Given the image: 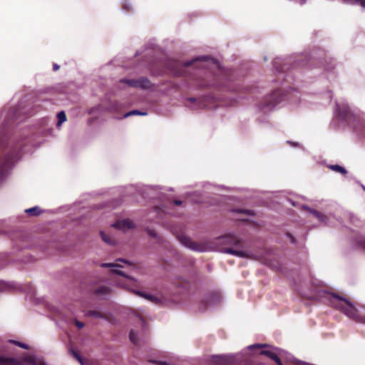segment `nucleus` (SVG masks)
Wrapping results in <instances>:
<instances>
[{"mask_svg": "<svg viewBox=\"0 0 365 365\" xmlns=\"http://www.w3.org/2000/svg\"><path fill=\"white\" fill-rule=\"evenodd\" d=\"M25 361L28 362L31 365H38V362L36 361L34 356H29L26 358ZM38 365H46V364L44 361H42Z\"/></svg>", "mask_w": 365, "mask_h": 365, "instance_id": "6ab92c4d", "label": "nucleus"}, {"mask_svg": "<svg viewBox=\"0 0 365 365\" xmlns=\"http://www.w3.org/2000/svg\"><path fill=\"white\" fill-rule=\"evenodd\" d=\"M0 365H19L16 360H6L0 357Z\"/></svg>", "mask_w": 365, "mask_h": 365, "instance_id": "aec40b11", "label": "nucleus"}, {"mask_svg": "<svg viewBox=\"0 0 365 365\" xmlns=\"http://www.w3.org/2000/svg\"><path fill=\"white\" fill-rule=\"evenodd\" d=\"M11 343L16 344V346H19V347H21L23 349H29V346L26 344H24V343H21V342H19L18 341H15V340H11L10 341Z\"/></svg>", "mask_w": 365, "mask_h": 365, "instance_id": "393cba45", "label": "nucleus"}, {"mask_svg": "<svg viewBox=\"0 0 365 365\" xmlns=\"http://www.w3.org/2000/svg\"><path fill=\"white\" fill-rule=\"evenodd\" d=\"M220 243L223 245H236L240 242V240L235 235H228L220 237Z\"/></svg>", "mask_w": 365, "mask_h": 365, "instance_id": "6e6552de", "label": "nucleus"}, {"mask_svg": "<svg viewBox=\"0 0 365 365\" xmlns=\"http://www.w3.org/2000/svg\"><path fill=\"white\" fill-rule=\"evenodd\" d=\"M53 68V71H57L59 68V66L56 63H54Z\"/></svg>", "mask_w": 365, "mask_h": 365, "instance_id": "2f4dec72", "label": "nucleus"}, {"mask_svg": "<svg viewBox=\"0 0 365 365\" xmlns=\"http://www.w3.org/2000/svg\"><path fill=\"white\" fill-rule=\"evenodd\" d=\"M73 355L77 359V360L81 364H83V361H82V359L81 357L76 353L74 351H73Z\"/></svg>", "mask_w": 365, "mask_h": 365, "instance_id": "c756f323", "label": "nucleus"}, {"mask_svg": "<svg viewBox=\"0 0 365 365\" xmlns=\"http://www.w3.org/2000/svg\"><path fill=\"white\" fill-rule=\"evenodd\" d=\"M288 236H289V237L290 238L291 242H292V243H294V240L293 236H292V235H289Z\"/></svg>", "mask_w": 365, "mask_h": 365, "instance_id": "f704fd0d", "label": "nucleus"}, {"mask_svg": "<svg viewBox=\"0 0 365 365\" xmlns=\"http://www.w3.org/2000/svg\"><path fill=\"white\" fill-rule=\"evenodd\" d=\"M147 113H145V112H140L138 110H131L130 112H128L126 113H125L123 115V118H127L128 116H130V115H145Z\"/></svg>", "mask_w": 365, "mask_h": 365, "instance_id": "412c9836", "label": "nucleus"}, {"mask_svg": "<svg viewBox=\"0 0 365 365\" xmlns=\"http://www.w3.org/2000/svg\"><path fill=\"white\" fill-rule=\"evenodd\" d=\"M188 100H189V101H195V98H189Z\"/></svg>", "mask_w": 365, "mask_h": 365, "instance_id": "ea45409f", "label": "nucleus"}, {"mask_svg": "<svg viewBox=\"0 0 365 365\" xmlns=\"http://www.w3.org/2000/svg\"><path fill=\"white\" fill-rule=\"evenodd\" d=\"M10 168V165L9 164V163L6 162L4 165H3V168H2V170H8V168Z\"/></svg>", "mask_w": 365, "mask_h": 365, "instance_id": "7c9ffc66", "label": "nucleus"}, {"mask_svg": "<svg viewBox=\"0 0 365 365\" xmlns=\"http://www.w3.org/2000/svg\"><path fill=\"white\" fill-rule=\"evenodd\" d=\"M149 234L155 237H157V235L153 231H149Z\"/></svg>", "mask_w": 365, "mask_h": 365, "instance_id": "72a5a7b5", "label": "nucleus"}, {"mask_svg": "<svg viewBox=\"0 0 365 365\" xmlns=\"http://www.w3.org/2000/svg\"><path fill=\"white\" fill-rule=\"evenodd\" d=\"M136 318H137L138 321L139 322V323L140 324V325L142 327H144V325H145L144 319L142 317H139L138 315H136Z\"/></svg>", "mask_w": 365, "mask_h": 365, "instance_id": "c85d7f7f", "label": "nucleus"}, {"mask_svg": "<svg viewBox=\"0 0 365 365\" xmlns=\"http://www.w3.org/2000/svg\"><path fill=\"white\" fill-rule=\"evenodd\" d=\"M75 324L78 329H82L84 327V324L77 319H75Z\"/></svg>", "mask_w": 365, "mask_h": 365, "instance_id": "cd10ccee", "label": "nucleus"}, {"mask_svg": "<svg viewBox=\"0 0 365 365\" xmlns=\"http://www.w3.org/2000/svg\"><path fill=\"white\" fill-rule=\"evenodd\" d=\"M329 168L331 170L336 171V172H339L343 175L346 174V169L339 165H330Z\"/></svg>", "mask_w": 365, "mask_h": 365, "instance_id": "f3484780", "label": "nucleus"}, {"mask_svg": "<svg viewBox=\"0 0 365 365\" xmlns=\"http://www.w3.org/2000/svg\"><path fill=\"white\" fill-rule=\"evenodd\" d=\"M134 292L137 295L143 297H144V298H145V299H148L150 301H152V302H154L158 301L157 298L153 297V296H152V295L146 294H144V293H143L141 292H139V291H134Z\"/></svg>", "mask_w": 365, "mask_h": 365, "instance_id": "dca6fc26", "label": "nucleus"}, {"mask_svg": "<svg viewBox=\"0 0 365 365\" xmlns=\"http://www.w3.org/2000/svg\"><path fill=\"white\" fill-rule=\"evenodd\" d=\"M362 188L365 191V186L362 185Z\"/></svg>", "mask_w": 365, "mask_h": 365, "instance_id": "a19ab883", "label": "nucleus"}, {"mask_svg": "<svg viewBox=\"0 0 365 365\" xmlns=\"http://www.w3.org/2000/svg\"><path fill=\"white\" fill-rule=\"evenodd\" d=\"M242 354H230V355H217L212 356L215 363L223 365L232 364L235 362H241Z\"/></svg>", "mask_w": 365, "mask_h": 365, "instance_id": "f03ea898", "label": "nucleus"}, {"mask_svg": "<svg viewBox=\"0 0 365 365\" xmlns=\"http://www.w3.org/2000/svg\"><path fill=\"white\" fill-rule=\"evenodd\" d=\"M222 252L226 254H230L242 258H254L253 255L247 250H235L232 248H227L222 250Z\"/></svg>", "mask_w": 365, "mask_h": 365, "instance_id": "423d86ee", "label": "nucleus"}, {"mask_svg": "<svg viewBox=\"0 0 365 365\" xmlns=\"http://www.w3.org/2000/svg\"><path fill=\"white\" fill-rule=\"evenodd\" d=\"M113 226L119 230H126L134 227V223L130 220L125 219L116 222L115 224L113 225Z\"/></svg>", "mask_w": 365, "mask_h": 365, "instance_id": "0eeeda50", "label": "nucleus"}, {"mask_svg": "<svg viewBox=\"0 0 365 365\" xmlns=\"http://www.w3.org/2000/svg\"><path fill=\"white\" fill-rule=\"evenodd\" d=\"M343 110H340V106L336 103V109L334 112L335 115H337L341 120L346 119L349 113V108L346 103H342L341 105Z\"/></svg>", "mask_w": 365, "mask_h": 365, "instance_id": "1a4fd4ad", "label": "nucleus"}, {"mask_svg": "<svg viewBox=\"0 0 365 365\" xmlns=\"http://www.w3.org/2000/svg\"><path fill=\"white\" fill-rule=\"evenodd\" d=\"M110 292V289L108 287L103 286L101 287L96 289V293L98 295L104 296L106 294H109Z\"/></svg>", "mask_w": 365, "mask_h": 365, "instance_id": "2eb2a0df", "label": "nucleus"}, {"mask_svg": "<svg viewBox=\"0 0 365 365\" xmlns=\"http://www.w3.org/2000/svg\"><path fill=\"white\" fill-rule=\"evenodd\" d=\"M25 212L29 215L37 216L42 212V210L39 207L35 206L26 210Z\"/></svg>", "mask_w": 365, "mask_h": 365, "instance_id": "ddd939ff", "label": "nucleus"}, {"mask_svg": "<svg viewBox=\"0 0 365 365\" xmlns=\"http://www.w3.org/2000/svg\"><path fill=\"white\" fill-rule=\"evenodd\" d=\"M101 236L103 240L108 245H113L114 243L113 240H112L108 235H106L103 232H101Z\"/></svg>", "mask_w": 365, "mask_h": 365, "instance_id": "4be33fe9", "label": "nucleus"}, {"mask_svg": "<svg viewBox=\"0 0 365 365\" xmlns=\"http://www.w3.org/2000/svg\"><path fill=\"white\" fill-rule=\"evenodd\" d=\"M343 1L348 4H360L362 7L365 8V0H343Z\"/></svg>", "mask_w": 365, "mask_h": 365, "instance_id": "a211bd4d", "label": "nucleus"}, {"mask_svg": "<svg viewBox=\"0 0 365 365\" xmlns=\"http://www.w3.org/2000/svg\"><path fill=\"white\" fill-rule=\"evenodd\" d=\"M173 73L175 75H180L182 73L180 71H173Z\"/></svg>", "mask_w": 365, "mask_h": 365, "instance_id": "4c0bfd02", "label": "nucleus"}, {"mask_svg": "<svg viewBox=\"0 0 365 365\" xmlns=\"http://www.w3.org/2000/svg\"><path fill=\"white\" fill-rule=\"evenodd\" d=\"M361 246L365 249V240H364L363 241H361Z\"/></svg>", "mask_w": 365, "mask_h": 365, "instance_id": "58836bf2", "label": "nucleus"}, {"mask_svg": "<svg viewBox=\"0 0 365 365\" xmlns=\"http://www.w3.org/2000/svg\"><path fill=\"white\" fill-rule=\"evenodd\" d=\"M211 61L212 63H214V60L212 58H211L210 57H209V56H200V57H197V58H194L193 60L187 61L183 65H182L181 63H178V66H183V67H187V66H190V65H192L195 62H197V61Z\"/></svg>", "mask_w": 365, "mask_h": 365, "instance_id": "9b49d317", "label": "nucleus"}, {"mask_svg": "<svg viewBox=\"0 0 365 365\" xmlns=\"http://www.w3.org/2000/svg\"><path fill=\"white\" fill-rule=\"evenodd\" d=\"M262 355H265L274 360L278 365H282L279 356H283L287 351L279 348H271L269 349L261 350L259 352Z\"/></svg>", "mask_w": 365, "mask_h": 365, "instance_id": "7ed1b4c3", "label": "nucleus"}, {"mask_svg": "<svg viewBox=\"0 0 365 365\" xmlns=\"http://www.w3.org/2000/svg\"><path fill=\"white\" fill-rule=\"evenodd\" d=\"M117 261L123 262H125V263H127V264H130L128 262H127V261H125V260H123V259H117Z\"/></svg>", "mask_w": 365, "mask_h": 365, "instance_id": "e433bc0d", "label": "nucleus"}, {"mask_svg": "<svg viewBox=\"0 0 365 365\" xmlns=\"http://www.w3.org/2000/svg\"><path fill=\"white\" fill-rule=\"evenodd\" d=\"M101 266L103 267H110V268H113V272L114 273H116V274H118L119 275H121V276H123L124 277L129 278V277L128 275H126L123 272L118 269V268L121 267V266H120L118 264H115V263H103V264H102Z\"/></svg>", "mask_w": 365, "mask_h": 365, "instance_id": "9d476101", "label": "nucleus"}, {"mask_svg": "<svg viewBox=\"0 0 365 365\" xmlns=\"http://www.w3.org/2000/svg\"><path fill=\"white\" fill-rule=\"evenodd\" d=\"M303 208L307 210L311 214H312L320 222H324L326 220V216H324L321 212H318L317 210H315L314 209H312L307 206H303Z\"/></svg>", "mask_w": 365, "mask_h": 365, "instance_id": "f8f14e48", "label": "nucleus"}, {"mask_svg": "<svg viewBox=\"0 0 365 365\" xmlns=\"http://www.w3.org/2000/svg\"><path fill=\"white\" fill-rule=\"evenodd\" d=\"M121 83H125L128 84L130 87L134 88H148L150 86V81L146 78H142L140 80H126L123 79L120 81Z\"/></svg>", "mask_w": 365, "mask_h": 365, "instance_id": "39448f33", "label": "nucleus"}, {"mask_svg": "<svg viewBox=\"0 0 365 365\" xmlns=\"http://www.w3.org/2000/svg\"><path fill=\"white\" fill-rule=\"evenodd\" d=\"M86 315L89 317H93L96 318H103V316L101 314L96 311H89L87 312Z\"/></svg>", "mask_w": 365, "mask_h": 365, "instance_id": "b1692460", "label": "nucleus"}, {"mask_svg": "<svg viewBox=\"0 0 365 365\" xmlns=\"http://www.w3.org/2000/svg\"><path fill=\"white\" fill-rule=\"evenodd\" d=\"M130 339L133 344H138V339L137 334L135 332L134 330H131L130 332Z\"/></svg>", "mask_w": 365, "mask_h": 365, "instance_id": "5701e85b", "label": "nucleus"}, {"mask_svg": "<svg viewBox=\"0 0 365 365\" xmlns=\"http://www.w3.org/2000/svg\"><path fill=\"white\" fill-rule=\"evenodd\" d=\"M174 203H175V205H182V201H180V200H175V201H174Z\"/></svg>", "mask_w": 365, "mask_h": 365, "instance_id": "473e14b6", "label": "nucleus"}, {"mask_svg": "<svg viewBox=\"0 0 365 365\" xmlns=\"http://www.w3.org/2000/svg\"><path fill=\"white\" fill-rule=\"evenodd\" d=\"M180 241L185 247L194 251L202 252H206L208 250L205 245L192 242L190 238L186 237H182Z\"/></svg>", "mask_w": 365, "mask_h": 365, "instance_id": "20e7f679", "label": "nucleus"}, {"mask_svg": "<svg viewBox=\"0 0 365 365\" xmlns=\"http://www.w3.org/2000/svg\"><path fill=\"white\" fill-rule=\"evenodd\" d=\"M58 123L57 127H60L61 124L66 120V116L64 111H61L57 114Z\"/></svg>", "mask_w": 365, "mask_h": 365, "instance_id": "4468645a", "label": "nucleus"}, {"mask_svg": "<svg viewBox=\"0 0 365 365\" xmlns=\"http://www.w3.org/2000/svg\"><path fill=\"white\" fill-rule=\"evenodd\" d=\"M331 302L333 307L340 310L347 317L356 322L365 324V318L359 315L357 309L349 299L332 294Z\"/></svg>", "mask_w": 365, "mask_h": 365, "instance_id": "f257e3e1", "label": "nucleus"}, {"mask_svg": "<svg viewBox=\"0 0 365 365\" xmlns=\"http://www.w3.org/2000/svg\"><path fill=\"white\" fill-rule=\"evenodd\" d=\"M236 212H240V213H246L249 215H254V212L252 210H235Z\"/></svg>", "mask_w": 365, "mask_h": 365, "instance_id": "a878e982", "label": "nucleus"}, {"mask_svg": "<svg viewBox=\"0 0 365 365\" xmlns=\"http://www.w3.org/2000/svg\"><path fill=\"white\" fill-rule=\"evenodd\" d=\"M129 8H130V5L129 4L123 6V9H125V10H128Z\"/></svg>", "mask_w": 365, "mask_h": 365, "instance_id": "c9c22d12", "label": "nucleus"}, {"mask_svg": "<svg viewBox=\"0 0 365 365\" xmlns=\"http://www.w3.org/2000/svg\"><path fill=\"white\" fill-rule=\"evenodd\" d=\"M262 346H267V345H262V344H252V345H250L247 347L248 349H255V348H259V347H262Z\"/></svg>", "mask_w": 365, "mask_h": 365, "instance_id": "bb28decb", "label": "nucleus"}]
</instances>
